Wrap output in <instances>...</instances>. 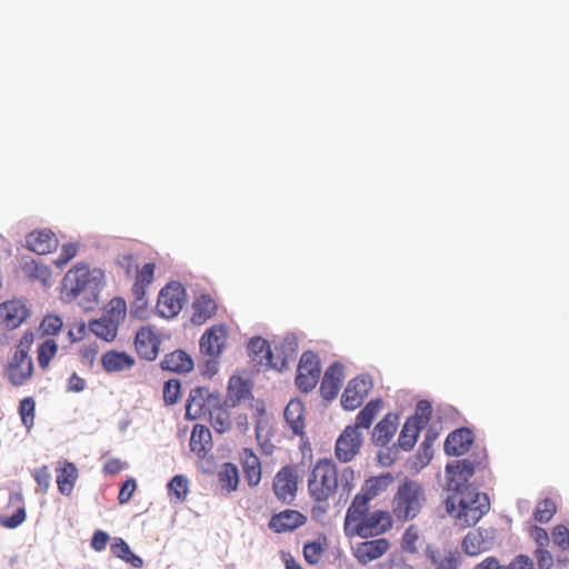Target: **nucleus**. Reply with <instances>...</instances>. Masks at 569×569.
<instances>
[{
  "label": "nucleus",
  "instance_id": "nucleus-1",
  "mask_svg": "<svg viewBox=\"0 0 569 569\" xmlns=\"http://www.w3.org/2000/svg\"><path fill=\"white\" fill-rule=\"evenodd\" d=\"M355 480L356 473L351 467L340 471L332 459L322 458L310 469L307 480L308 493L318 503L328 502L339 487L349 495L355 488Z\"/></svg>",
  "mask_w": 569,
  "mask_h": 569
},
{
  "label": "nucleus",
  "instance_id": "nucleus-2",
  "mask_svg": "<svg viewBox=\"0 0 569 569\" xmlns=\"http://www.w3.org/2000/svg\"><path fill=\"white\" fill-rule=\"evenodd\" d=\"M362 496H355L347 509L343 522L346 537L363 539L379 537L392 528V515L385 510H369Z\"/></svg>",
  "mask_w": 569,
  "mask_h": 569
},
{
  "label": "nucleus",
  "instance_id": "nucleus-3",
  "mask_svg": "<svg viewBox=\"0 0 569 569\" xmlns=\"http://www.w3.org/2000/svg\"><path fill=\"white\" fill-rule=\"evenodd\" d=\"M446 510L457 526L469 528L490 510V501L473 486L455 487L446 499Z\"/></svg>",
  "mask_w": 569,
  "mask_h": 569
},
{
  "label": "nucleus",
  "instance_id": "nucleus-4",
  "mask_svg": "<svg viewBox=\"0 0 569 569\" xmlns=\"http://www.w3.org/2000/svg\"><path fill=\"white\" fill-rule=\"evenodd\" d=\"M426 501L422 486L415 480L406 479L399 487L391 501L392 515L399 521L416 518Z\"/></svg>",
  "mask_w": 569,
  "mask_h": 569
},
{
  "label": "nucleus",
  "instance_id": "nucleus-5",
  "mask_svg": "<svg viewBox=\"0 0 569 569\" xmlns=\"http://www.w3.org/2000/svg\"><path fill=\"white\" fill-rule=\"evenodd\" d=\"M299 471L296 465L283 466L274 476L272 490L278 500L290 505L297 497Z\"/></svg>",
  "mask_w": 569,
  "mask_h": 569
},
{
  "label": "nucleus",
  "instance_id": "nucleus-6",
  "mask_svg": "<svg viewBox=\"0 0 569 569\" xmlns=\"http://www.w3.org/2000/svg\"><path fill=\"white\" fill-rule=\"evenodd\" d=\"M218 406H220L218 395L211 393L206 387H197L190 391L186 405V417L190 420L201 419Z\"/></svg>",
  "mask_w": 569,
  "mask_h": 569
},
{
  "label": "nucleus",
  "instance_id": "nucleus-7",
  "mask_svg": "<svg viewBox=\"0 0 569 569\" xmlns=\"http://www.w3.org/2000/svg\"><path fill=\"white\" fill-rule=\"evenodd\" d=\"M321 373L320 361L318 356L312 351L302 353L296 376V385L302 392H309L319 382Z\"/></svg>",
  "mask_w": 569,
  "mask_h": 569
},
{
  "label": "nucleus",
  "instance_id": "nucleus-8",
  "mask_svg": "<svg viewBox=\"0 0 569 569\" xmlns=\"http://www.w3.org/2000/svg\"><path fill=\"white\" fill-rule=\"evenodd\" d=\"M91 283V272L87 264L78 263L63 277L61 295L63 299H77Z\"/></svg>",
  "mask_w": 569,
  "mask_h": 569
},
{
  "label": "nucleus",
  "instance_id": "nucleus-9",
  "mask_svg": "<svg viewBox=\"0 0 569 569\" xmlns=\"http://www.w3.org/2000/svg\"><path fill=\"white\" fill-rule=\"evenodd\" d=\"M184 300V288L178 282L169 283L159 293L157 310L163 318H173L181 311Z\"/></svg>",
  "mask_w": 569,
  "mask_h": 569
},
{
  "label": "nucleus",
  "instance_id": "nucleus-10",
  "mask_svg": "<svg viewBox=\"0 0 569 569\" xmlns=\"http://www.w3.org/2000/svg\"><path fill=\"white\" fill-rule=\"evenodd\" d=\"M362 443V432L357 427L347 426L336 440L335 456L340 462L348 463L360 452Z\"/></svg>",
  "mask_w": 569,
  "mask_h": 569
},
{
  "label": "nucleus",
  "instance_id": "nucleus-11",
  "mask_svg": "<svg viewBox=\"0 0 569 569\" xmlns=\"http://www.w3.org/2000/svg\"><path fill=\"white\" fill-rule=\"evenodd\" d=\"M134 282L131 288L132 296L134 298L132 313L137 317L142 318L144 307L147 306L146 295L147 288L152 283L156 271V263H144L140 269L136 270Z\"/></svg>",
  "mask_w": 569,
  "mask_h": 569
},
{
  "label": "nucleus",
  "instance_id": "nucleus-12",
  "mask_svg": "<svg viewBox=\"0 0 569 569\" xmlns=\"http://www.w3.org/2000/svg\"><path fill=\"white\" fill-rule=\"evenodd\" d=\"M34 366L31 357L11 356L3 368V375L13 387L24 386L33 377Z\"/></svg>",
  "mask_w": 569,
  "mask_h": 569
},
{
  "label": "nucleus",
  "instance_id": "nucleus-13",
  "mask_svg": "<svg viewBox=\"0 0 569 569\" xmlns=\"http://www.w3.org/2000/svg\"><path fill=\"white\" fill-rule=\"evenodd\" d=\"M227 339L228 329L224 325L211 326L200 338L199 348L201 353L216 361L226 348Z\"/></svg>",
  "mask_w": 569,
  "mask_h": 569
},
{
  "label": "nucleus",
  "instance_id": "nucleus-14",
  "mask_svg": "<svg viewBox=\"0 0 569 569\" xmlns=\"http://www.w3.org/2000/svg\"><path fill=\"white\" fill-rule=\"evenodd\" d=\"M372 387V381L365 376H358L349 381L341 396V405L346 410L359 408Z\"/></svg>",
  "mask_w": 569,
  "mask_h": 569
},
{
  "label": "nucleus",
  "instance_id": "nucleus-15",
  "mask_svg": "<svg viewBox=\"0 0 569 569\" xmlns=\"http://www.w3.org/2000/svg\"><path fill=\"white\" fill-rule=\"evenodd\" d=\"M161 340L150 326L141 327L134 338V348L139 357L148 361L154 360L159 355Z\"/></svg>",
  "mask_w": 569,
  "mask_h": 569
},
{
  "label": "nucleus",
  "instance_id": "nucleus-16",
  "mask_svg": "<svg viewBox=\"0 0 569 569\" xmlns=\"http://www.w3.org/2000/svg\"><path fill=\"white\" fill-rule=\"evenodd\" d=\"M30 311L20 299H12L0 303V319L9 329L19 328L29 317Z\"/></svg>",
  "mask_w": 569,
  "mask_h": 569
},
{
  "label": "nucleus",
  "instance_id": "nucleus-17",
  "mask_svg": "<svg viewBox=\"0 0 569 569\" xmlns=\"http://www.w3.org/2000/svg\"><path fill=\"white\" fill-rule=\"evenodd\" d=\"M390 548V542L386 538H377L357 543L353 549V556L361 565L381 558Z\"/></svg>",
  "mask_w": 569,
  "mask_h": 569
},
{
  "label": "nucleus",
  "instance_id": "nucleus-18",
  "mask_svg": "<svg viewBox=\"0 0 569 569\" xmlns=\"http://www.w3.org/2000/svg\"><path fill=\"white\" fill-rule=\"evenodd\" d=\"M307 517L298 510L287 509L273 515L269 521V528L276 533L293 531L303 526Z\"/></svg>",
  "mask_w": 569,
  "mask_h": 569
},
{
  "label": "nucleus",
  "instance_id": "nucleus-19",
  "mask_svg": "<svg viewBox=\"0 0 569 569\" xmlns=\"http://www.w3.org/2000/svg\"><path fill=\"white\" fill-rule=\"evenodd\" d=\"M345 379V367L340 362L330 365L323 376L320 392L326 400L337 397Z\"/></svg>",
  "mask_w": 569,
  "mask_h": 569
},
{
  "label": "nucleus",
  "instance_id": "nucleus-20",
  "mask_svg": "<svg viewBox=\"0 0 569 569\" xmlns=\"http://www.w3.org/2000/svg\"><path fill=\"white\" fill-rule=\"evenodd\" d=\"M239 462L249 487L258 486L261 481L262 468L260 459L254 451L250 448H243L239 452Z\"/></svg>",
  "mask_w": 569,
  "mask_h": 569
},
{
  "label": "nucleus",
  "instance_id": "nucleus-21",
  "mask_svg": "<svg viewBox=\"0 0 569 569\" xmlns=\"http://www.w3.org/2000/svg\"><path fill=\"white\" fill-rule=\"evenodd\" d=\"M475 436L469 428H459L450 432L445 441V452L448 456H462L472 446Z\"/></svg>",
  "mask_w": 569,
  "mask_h": 569
},
{
  "label": "nucleus",
  "instance_id": "nucleus-22",
  "mask_svg": "<svg viewBox=\"0 0 569 569\" xmlns=\"http://www.w3.org/2000/svg\"><path fill=\"white\" fill-rule=\"evenodd\" d=\"M248 350L252 358V361L260 366L279 368L278 360H274V353L272 352L269 342L261 337H253L248 343Z\"/></svg>",
  "mask_w": 569,
  "mask_h": 569
},
{
  "label": "nucleus",
  "instance_id": "nucleus-23",
  "mask_svg": "<svg viewBox=\"0 0 569 569\" xmlns=\"http://www.w3.org/2000/svg\"><path fill=\"white\" fill-rule=\"evenodd\" d=\"M58 246L56 234L50 230L30 232L26 238V247L38 254H47Z\"/></svg>",
  "mask_w": 569,
  "mask_h": 569
},
{
  "label": "nucleus",
  "instance_id": "nucleus-24",
  "mask_svg": "<svg viewBox=\"0 0 569 569\" xmlns=\"http://www.w3.org/2000/svg\"><path fill=\"white\" fill-rule=\"evenodd\" d=\"M448 486L451 490L455 487L471 486L469 479L475 475V465L468 459L460 460L453 465H447Z\"/></svg>",
  "mask_w": 569,
  "mask_h": 569
},
{
  "label": "nucleus",
  "instance_id": "nucleus-25",
  "mask_svg": "<svg viewBox=\"0 0 569 569\" xmlns=\"http://www.w3.org/2000/svg\"><path fill=\"white\" fill-rule=\"evenodd\" d=\"M426 557L433 569H460V557L457 551L428 547Z\"/></svg>",
  "mask_w": 569,
  "mask_h": 569
},
{
  "label": "nucleus",
  "instance_id": "nucleus-26",
  "mask_svg": "<svg viewBox=\"0 0 569 569\" xmlns=\"http://www.w3.org/2000/svg\"><path fill=\"white\" fill-rule=\"evenodd\" d=\"M398 428V416L387 413L373 428L372 441L377 446H387Z\"/></svg>",
  "mask_w": 569,
  "mask_h": 569
},
{
  "label": "nucleus",
  "instance_id": "nucleus-27",
  "mask_svg": "<svg viewBox=\"0 0 569 569\" xmlns=\"http://www.w3.org/2000/svg\"><path fill=\"white\" fill-rule=\"evenodd\" d=\"M101 365L109 373L119 372L132 368L134 359L124 351L110 350L102 355Z\"/></svg>",
  "mask_w": 569,
  "mask_h": 569
},
{
  "label": "nucleus",
  "instance_id": "nucleus-28",
  "mask_svg": "<svg viewBox=\"0 0 569 569\" xmlns=\"http://www.w3.org/2000/svg\"><path fill=\"white\" fill-rule=\"evenodd\" d=\"M192 318L194 325H203L217 312V303L209 295H201L192 303Z\"/></svg>",
  "mask_w": 569,
  "mask_h": 569
},
{
  "label": "nucleus",
  "instance_id": "nucleus-29",
  "mask_svg": "<svg viewBox=\"0 0 569 569\" xmlns=\"http://www.w3.org/2000/svg\"><path fill=\"white\" fill-rule=\"evenodd\" d=\"M392 482L393 477L391 473L370 478L366 480L361 492L357 493L356 496H362L366 499V503H370V500L386 491Z\"/></svg>",
  "mask_w": 569,
  "mask_h": 569
},
{
  "label": "nucleus",
  "instance_id": "nucleus-30",
  "mask_svg": "<svg viewBox=\"0 0 569 569\" xmlns=\"http://www.w3.org/2000/svg\"><path fill=\"white\" fill-rule=\"evenodd\" d=\"M161 368L172 372H189L193 368V361L183 350H176L163 358Z\"/></svg>",
  "mask_w": 569,
  "mask_h": 569
},
{
  "label": "nucleus",
  "instance_id": "nucleus-31",
  "mask_svg": "<svg viewBox=\"0 0 569 569\" xmlns=\"http://www.w3.org/2000/svg\"><path fill=\"white\" fill-rule=\"evenodd\" d=\"M227 396L232 406L249 400L251 398L250 382L241 377L232 376L229 380Z\"/></svg>",
  "mask_w": 569,
  "mask_h": 569
},
{
  "label": "nucleus",
  "instance_id": "nucleus-32",
  "mask_svg": "<svg viewBox=\"0 0 569 569\" xmlns=\"http://www.w3.org/2000/svg\"><path fill=\"white\" fill-rule=\"evenodd\" d=\"M211 446V432L202 425H194L190 437V449L199 457H204Z\"/></svg>",
  "mask_w": 569,
  "mask_h": 569
},
{
  "label": "nucleus",
  "instance_id": "nucleus-33",
  "mask_svg": "<svg viewBox=\"0 0 569 569\" xmlns=\"http://www.w3.org/2000/svg\"><path fill=\"white\" fill-rule=\"evenodd\" d=\"M461 547L469 556H477L489 549L490 542L485 538L480 529L469 531L463 538Z\"/></svg>",
  "mask_w": 569,
  "mask_h": 569
},
{
  "label": "nucleus",
  "instance_id": "nucleus-34",
  "mask_svg": "<svg viewBox=\"0 0 569 569\" xmlns=\"http://www.w3.org/2000/svg\"><path fill=\"white\" fill-rule=\"evenodd\" d=\"M284 419L295 435H303V405L299 400H291L284 409Z\"/></svg>",
  "mask_w": 569,
  "mask_h": 569
},
{
  "label": "nucleus",
  "instance_id": "nucleus-35",
  "mask_svg": "<svg viewBox=\"0 0 569 569\" xmlns=\"http://www.w3.org/2000/svg\"><path fill=\"white\" fill-rule=\"evenodd\" d=\"M78 479V469L72 462L66 461L63 466L58 470L57 485L59 491L69 496L74 487Z\"/></svg>",
  "mask_w": 569,
  "mask_h": 569
},
{
  "label": "nucleus",
  "instance_id": "nucleus-36",
  "mask_svg": "<svg viewBox=\"0 0 569 569\" xmlns=\"http://www.w3.org/2000/svg\"><path fill=\"white\" fill-rule=\"evenodd\" d=\"M298 343L293 336H288L283 339L279 347H276L277 355L274 356V360H278L279 368L277 370H282L287 367L289 361L295 360L297 356Z\"/></svg>",
  "mask_w": 569,
  "mask_h": 569
},
{
  "label": "nucleus",
  "instance_id": "nucleus-37",
  "mask_svg": "<svg viewBox=\"0 0 569 569\" xmlns=\"http://www.w3.org/2000/svg\"><path fill=\"white\" fill-rule=\"evenodd\" d=\"M218 481L222 490L232 492L239 485V470L234 463L226 462L218 471Z\"/></svg>",
  "mask_w": 569,
  "mask_h": 569
},
{
  "label": "nucleus",
  "instance_id": "nucleus-38",
  "mask_svg": "<svg viewBox=\"0 0 569 569\" xmlns=\"http://www.w3.org/2000/svg\"><path fill=\"white\" fill-rule=\"evenodd\" d=\"M382 408V401L380 399L370 400L365 408L356 417V423L351 427H357V430L368 429L379 411Z\"/></svg>",
  "mask_w": 569,
  "mask_h": 569
},
{
  "label": "nucleus",
  "instance_id": "nucleus-39",
  "mask_svg": "<svg viewBox=\"0 0 569 569\" xmlns=\"http://www.w3.org/2000/svg\"><path fill=\"white\" fill-rule=\"evenodd\" d=\"M111 551L117 558L130 563L133 568H141L143 566V560L131 551L129 545L122 538L113 539Z\"/></svg>",
  "mask_w": 569,
  "mask_h": 569
},
{
  "label": "nucleus",
  "instance_id": "nucleus-40",
  "mask_svg": "<svg viewBox=\"0 0 569 569\" xmlns=\"http://www.w3.org/2000/svg\"><path fill=\"white\" fill-rule=\"evenodd\" d=\"M127 315V303L124 299L116 297L109 301L106 307L102 318L107 321H112L114 327L119 329L120 323L124 320Z\"/></svg>",
  "mask_w": 569,
  "mask_h": 569
},
{
  "label": "nucleus",
  "instance_id": "nucleus-41",
  "mask_svg": "<svg viewBox=\"0 0 569 569\" xmlns=\"http://www.w3.org/2000/svg\"><path fill=\"white\" fill-rule=\"evenodd\" d=\"M421 429L415 425V419H407L398 438V446L405 450H411L418 439Z\"/></svg>",
  "mask_w": 569,
  "mask_h": 569
},
{
  "label": "nucleus",
  "instance_id": "nucleus-42",
  "mask_svg": "<svg viewBox=\"0 0 569 569\" xmlns=\"http://www.w3.org/2000/svg\"><path fill=\"white\" fill-rule=\"evenodd\" d=\"M58 353V345L53 339H47L37 349V361L42 370H47L51 360Z\"/></svg>",
  "mask_w": 569,
  "mask_h": 569
},
{
  "label": "nucleus",
  "instance_id": "nucleus-43",
  "mask_svg": "<svg viewBox=\"0 0 569 569\" xmlns=\"http://www.w3.org/2000/svg\"><path fill=\"white\" fill-rule=\"evenodd\" d=\"M89 328L97 337L103 339L104 341L114 340L118 333V328L114 327L112 321H107L102 317L100 319L90 321Z\"/></svg>",
  "mask_w": 569,
  "mask_h": 569
},
{
  "label": "nucleus",
  "instance_id": "nucleus-44",
  "mask_svg": "<svg viewBox=\"0 0 569 569\" xmlns=\"http://www.w3.org/2000/svg\"><path fill=\"white\" fill-rule=\"evenodd\" d=\"M207 416H209L212 428L219 433L228 431L232 426L229 412L219 406L214 407Z\"/></svg>",
  "mask_w": 569,
  "mask_h": 569
},
{
  "label": "nucleus",
  "instance_id": "nucleus-45",
  "mask_svg": "<svg viewBox=\"0 0 569 569\" xmlns=\"http://www.w3.org/2000/svg\"><path fill=\"white\" fill-rule=\"evenodd\" d=\"M168 490L177 502H182L189 492V481L184 476L177 475L169 482Z\"/></svg>",
  "mask_w": 569,
  "mask_h": 569
},
{
  "label": "nucleus",
  "instance_id": "nucleus-46",
  "mask_svg": "<svg viewBox=\"0 0 569 569\" xmlns=\"http://www.w3.org/2000/svg\"><path fill=\"white\" fill-rule=\"evenodd\" d=\"M557 511V507L553 500L546 498L539 501L533 512V519L540 523H547L551 520Z\"/></svg>",
  "mask_w": 569,
  "mask_h": 569
},
{
  "label": "nucleus",
  "instance_id": "nucleus-47",
  "mask_svg": "<svg viewBox=\"0 0 569 569\" xmlns=\"http://www.w3.org/2000/svg\"><path fill=\"white\" fill-rule=\"evenodd\" d=\"M401 547L409 553H417L419 551L420 533L417 526L410 525L407 528L401 539Z\"/></svg>",
  "mask_w": 569,
  "mask_h": 569
},
{
  "label": "nucleus",
  "instance_id": "nucleus-48",
  "mask_svg": "<svg viewBox=\"0 0 569 569\" xmlns=\"http://www.w3.org/2000/svg\"><path fill=\"white\" fill-rule=\"evenodd\" d=\"M23 270L26 273L32 278L41 281L42 283H48L51 278V270L48 266L38 263L32 260L29 263H26Z\"/></svg>",
  "mask_w": 569,
  "mask_h": 569
},
{
  "label": "nucleus",
  "instance_id": "nucleus-49",
  "mask_svg": "<svg viewBox=\"0 0 569 569\" xmlns=\"http://www.w3.org/2000/svg\"><path fill=\"white\" fill-rule=\"evenodd\" d=\"M36 402L32 397L23 398L19 403V415L24 427L30 429L34 422Z\"/></svg>",
  "mask_w": 569,
  "mask_h": 569
},
{
  "label": "nucleus",
  "instance_id": "nucleus-50",
  "mask_svg": "<svg viewBox=\"0 0 569 569\" xmlns=\"http://www.w3.org/2000/svg\"><path fill=\"white\" fill-rule=\"evenodd\" d=\"M62 326L63 321L59 316L47 315L39 326V331L41 336H56L60 332Z\"/></svg>",
  "mask_w": 569,
  "mask_h": 569
},
{
  "label": "nucleus",
  "instance_id": "nucleus-51",
  "mask_svg": "<svg viewBox=\"0 0 569 569\" xmlns=\"http://www.w3.org/2000/svg\"><path fill=\"white\" fill-rule=\"evenodd\" d=\"M432 415L431 403L427 400H421L417 403L416 412L408 419H415V425L422 429L429 421Z\"/></svg>",
  "mask_w": 569,
  "mask_h": 569
},
{
  "label": "nucleus",
  "instance_id": "nucleus-52",
  "mask_svg": "<svg viewBox=\"0 0 569 569\" xmlns=\"http://www.w3.org/2000/svg\"><path fill=\"white\" fill-rule=\"evenodd\" d=\"M270 430L266 425L258 422L256 427V438L260 446V449L264 455H272L274 451V445L269 439Z\"/></svg>",
  "mask_w": 569,
  "mask_h": 569
},
{
  "label": "nucleus",
  "instance_id": "nucleus-53",
  "mask_svg": "<svg viewBox=\"0 0 569 569\" xmlns=\"http://www.w3.org/2000/svg\"><path fill=\"white\" fill-rule=\"evenodd\" d=\"M181 383L177 379L168 380L163 386V401L168 406L176 405L180 399Z\"/></svg>",
  "mask_w": 569,
  "mask_h": 569
},
{
  "label": "nucleus",
  "instance_id": "nucleus-54",
  "mask_svg": "<svg viewBox=\"0 0 569 569\" xmlns=\"http://www.w3.org/2000/svg\"><path fill=\"white\" fill-rule=\"evenodd\" d=\"M325 552L323 545L319 541L308 542L303 547V557L309 565H317Z\"/></svg>",
  "mask_w": 569,
  "mask_h": 569
},
{
  "label": "nucleus",
  "instance_id": "nucleus-55",
  "mask_svg": "<svg viewBox=\"0 0 569 569\" xmlns=\"http://www.w3.org/2000/svg\"><path fill=\"white\" fill-rule=\"evenodd\" d=\"M551 539L561 551L569 549V529L565 525H557L551 532Z\"/></svg>",
  "mask_w": 569,
  "mask_h": 569
},
{
  "label": "nucleus",
  "instance_id": "nucleus-56",
  "mask_svg": "<svg viewBox=\"0 0 569 569\" xmlns=\"http://www.w3.org/2000/svg\"><path fill=\"white\" fill-rule=\"evenodd\" d=\"M34 342V333L31 330H27L19 342L16 346V350L12 356L31 357L30 351Z\"/></svg>",
  "mask_w": 569,
  "mask_h": 569
},
{
  "label": "nucleus",
  "instance_id": "nucleus-57",
  "mask_svg": "<svg viewBox=\"0 0 569 569\" xmlns=\"http://www.w3.org/2000/svg\"><path fill=\"white\" fill-rule=\"evenodd\" d=\"M77 253H78V244H76V243L63 244L58 258L54 261V264L59 268H62L66 264H68L69 261L77 256Z\"/></svg>",
  "mask_w": 569,
  "mask_h": 569
},
{
  "label": "nucleus",
  "instance_id": "nucleus-58",
  "mask_svg": "<svg viewBox=\"0 0 569 569\" xmlns=\"http://www.w3.org/2000/svg\"><path fill=\"white\" fill-rule=\"evenodd\" d=\"M98 351H99V348H98L97 343H90V345L82 346L79 349V356H80L81 362L86 367L92 368L93 363L97 359Z\"/></svg>",
  "mask_w": 569,
  "mask_h": 569
},
{
  "label": "nucleus",
  "instance_id": "nucleus-59",
  "mask_svg": "<svg viewBox=\"0 0 569 569\" xmlns=\"http://www.w3.org/2000/svg\"><path fill=\"white\" fill-rule=\"evenodd\" d=\"M26 519V509L24 507H19L11 516H2L0 518V523L6 528H17L20 526Z\"/></svg>",
  "mask_w": 569,
  "mask_h": 569
},
{
  "label": "nucleus",
  "instance_id": "nucleus-60",
  "mask_svg": "<svg viewBox=\"0 0 569 569\" xmlns=\"http://www.w3.org/2000/svg\"><path fill=\"white\" fill-rule=\"evenodd\" d=\"M116 264L126 273L131 277L133 270H137L136 259L131 253H120L116 257Z\"/></svg>",
  "mask_w": 569,
  "mask_h": 569
},
{
  "label": "nucleus",
  "instance_id": "nucleus-61",
  "mask_svg": "<svg viewBox=\"0 0 569 569\" xmlns=\"http://www.w3.org/2000/svg\"><path fill=\"white\" fill-rule=\"evenodd\" d=\"M33 477L36 482L38 483L39 489L42 492H46L50 487L51 475L49 468L47 466H42L34 470Z\"/></svg>",
  "mask_w": 569,
  "mask_h": 569
},
{
  "label": "nucleus",
  "instance_id": "nucleus-62",
  "mask_svg": "<svg viewBox=\"0 0 569 569\" xmlns=\"http://www.w3.org/2000/svg\"><path fill=\"white\" fill-rule=\"evenodd\" d=\"M136 488H137V483H136L134 479L130 478V479L126 480L119 490V495H118L119 503L124 505V503L129 502L133 496V492L136 491Z\"/></svg>",
  "mask_w": 569,
  "mask_h": 569
},
{
  "label": "nucleus",
  "instance_id": "nucleus-63",
  "mask_svg": "<svg viewBox=\"0 0 569 569\" xmlns=\"http://www.w3.org/2000/svg\"><path fill=\"white\" fill-rule=\"evenodd\" d=\"M529 533H530V537L533 539V541L539 547V549H546V547L550 542L548 532L541 527L533 526L530 529Z\"/></svg>",
  "mask_w": 569,
  "mask_h": 569
},
{
  "label": "nucleus",
  "instance_id": "nucleus-64",
  "mask_svg": "<svg viewBox=\"0 0 569 569\" xmlns=\"http://www.w3.org/2000/svg\"><path fill=\"white\" fill-rule=\"evenodd\" d=\"M505 569H533L532 560L526 555L517 556Z\"/></svg>",
  "mask_w": 569,
  "mask_h": 569
}]
</instances>
